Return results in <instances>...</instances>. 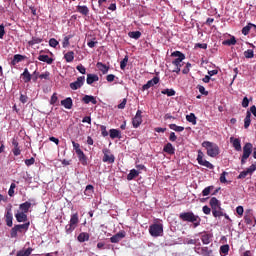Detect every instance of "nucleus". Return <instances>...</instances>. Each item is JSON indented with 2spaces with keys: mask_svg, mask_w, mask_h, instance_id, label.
<instances>
[{
  "mask_svg": "<svg viewBox=\"0 0 256 256\" xmlns=\"http://www.w3.org/2000/svg\"><path fill=\"white\" fill-rule=\"evenodd\" d=\"M179 219L186 223H192L193 228L197 229L199 225H201V217L199 215H195L193 212H182L179 214Z\"/></svg>",
  "mask_w": 256,
  "mask_h": 256,
  "instance_id": "f257e3e1",
  "label": "nucleus"
},
{
  "mask_svg": "<svg viewBox=\"0 0 256 256\" xmlns=\"http://www.w3.org/2000/svg\"><path fill=\"white\" fill-rule=\"evenodd\" d=\"M209 205L211 207L213 217H223V208H221V202L217 198L212 197Z\"/></svg>",
  "mask_w": 256,
  "mask_h": 256,
  "instance_id": "f03ea898",
  "label": "nucleus"
},
{
  "mask_svg": "<svg viewBox=\"0 0 256 256\" xmlns=\"http://www.w3.org/2000/svg\"><path fill=\"white\" fill-rule=\"evenodd\" d=\"M202 147H205L208 157H217L219 155V146L210 141H204Z\"/></svg>",
  "mask_w": 256,
  "mask_h": 256,
  "instance_id": "7ed1b4c3",
  "label": "nucleus"
},
{
  "mask_svg": "<svg viewBox=\"0 0 256 256\" xmlns=\"http://www.w3.org/2000/svg\"><path fill=\"white\" fill-rule=\"evenodd\" d=\"M79 225V213L71 214L69 224L65 226V231L67 235H71L74 229H77Z\"/></svg>",
  "mask_w": 256,
  "mask_h": 256,
  "instance_id": "20e7f679",
  "label": "nucleus"
},
{
  "mask_svg": "<svg viewBox=\"0 0 256 256\" xmlns=\"http://www.w3.org/2000/svg\"><path fill=\"white\" fill-rule=\"evenodd\" d=\"M251 153H253V144L248 142L243 146L241 165H245L247 163V160L251 157Z\"/></svg>",
  "mask_w": 256,
  "mask_h": 256,
  "instance_id": "39448f33",
  "label": "nucleus"
},
{
  "mask_svg": "<svg viewBox=\"0 0 256 256\" xmlns=\"http://www.w3.org/2000/svg\"><path fill=\"white\" fill-rule=\"evenodd\" d=\"M171 57H177L172 61L174 67H183V61H185V54L181 51H174L171 53Z\"/></svg>",
  "mask_w": 256,
  "mask_h": 256,
  "instance_id": "423d86ee",
  "label": "nucleus"
},
{
  "mask_svg": "<svg viewBox=\"0 0 256 256\" xmlns=\"http://www.w3.org/2000/svg\"><path fill=\"white\" fill-rule=\"evenodd\" d=\"M149 233L152 237H161L163 235V224L155 223V224L150 225Z\"/></svg>",
  "mask_w": 256,
  "mask_h": 256,
  "instance_id": "0eeeda50",
  "label": "nucleus"
},
{
  "mask_svg": "<svg viewBox=\"0 0 256 256\" xmlns=\"http://www.w3.org/2000/svg\"><path fill=\"white\" fill-rule=\"evenodd\" d=\"M197 162L202 165V167H207V169H215V166L211 164V162L203 159V152L201 150L198 151Z\"/></svg>",
  "mask_w": 256,
  "mask_h": 256,
  "instance_id": "6e6552de",
  "label": "nucleus"
},
{
  "mask_svg": "<svg viewBox=\"0 0 256 256\" xmlns=\"http://www.w3.org/2000/svg\"><path fill=\"white\" fill-rule=\"evenodd\" d=\"M102 152L104 155L102 158L103 163H115V155L111 154V150L104 148Z\"/></svg>",
  "mask_w": 256,
  "mask_h": 256,
  "instance_id": "1a4fd4ad",
  "label": "nucleus"
},
{
  "mask_svg": "<svg viewBox=\"0 0 256 256\" xmlns=\"http://www.w3.org/2000/svg\"><path fill=\"white\" fill-rule=\"evenodd\" d=\"M142 115H143V112L141 110H137L135 117L132 119V125L134 129H137L143 123Z\"/></svg>",
  "mask_w": 256,
  "mask_h": 256,
  "instance_id": "9d476101",
  "label": "nucleus"
},
{
  "mask_svg": "<svg viewBox=\"0 0 256 256\" xmlns=\"http://www.w3.org/2000/svg\"><path fill=\"white\" fill-rule=\"evenodd\" d=\"M82 85H85V76H80L75 82L70 83V89L77 91V89H81Z\"/></svg>",
  "mask_w": 256,
  "mask_h": 256,
  "instance_id": "9b49d317",
  "label": "nucleus"
},
{
  "mask_svg": "<svg viewBox=\"0 0 256 256\" xmlns=\"http://www.w3.org/2000/svg\"><path fill=\"white\" fill-rule=\"evenodd\" d=\"M194 251L197 255L213 256V250L209 249V247H195Z\"/></svg>",
  "mask_w": 256,
  "mask_h": 256,
  "instance_id": "f8f14e48",
  "label": "nucleus"
},
{
  "mask_svg": "<svg viewBox=\"0 0 256 256\" xmlns=\"http://www.w3.org/2000/svg\"><path fill=\"white\" fill-rule=\"evenodd\" d=\"M255 221V217L253 216V212L251 210H246L244 215V222L246 225H250L252 227H255V224L253 223Z\"/></svg>",
  "mask_w": 256,
  "mask_h": 256,
  "instance_id": "ddd939ff",
  "label": "nucleus"
},
{
  "mask_svg": "<svg viewBox=\"0 0 256 256\" xmlns=\"http://www.w3.org/2000/svg\"><path fill=\"white\" fill-rule=\"evenodd\" d=\"M159 83V77L155 76L153 79L149 80L146 84L142 86V91H147L151 87H155Z\"/></svg>",
  "mask_w": 256,
  "mask_h": 256,
  "instance_id": "4468645a",
  "label": "nucleus"
},
{
  "mask_svg": "<svg viewBox=\"0 0 256 256\" xmlns=\"http://www.w3.org/2000/svg\"><path fill=\"white\" fill-rule=\"evenodd\" d=\"M125 231H120L110 238L111 243H119L121 239H125Z\"/></svg>",
  "mask_w": 256,
  "mask_h": 256,
  "instance_id": "2eb2a0df",
  "label": "nucleus"
},
{
  "mask_svg": "<svg viewBox=\"0 0 256 256\" xmlns=\"http://www.w3.org/2000/svg\"><path fill=\"white\" fill-rule=\"evenodd\" d=\"M25 59H27V56H23L21 54H15L10 65L15 67V65H17V63H21V61H25Z\"/></svg>",
  "mask_w": 256,
  "mask_h": 256,
  "instance_id": "dca6fc26",
  "label": "nucleus"
},
{
  "mask_svg": "<svg viewBox=\"0 0 256 256\" xmlns=\"http://www.w3.org/2000/svg\"><path fill=\"white\" fill-rule=\"evenodd\" d=\"M212 239H213V234L204 232L201 235V241H202L203 245H209V243H211Z\"/></svg>",
  "mask_w": 256,
  "mask_h": 256,
  "instance_id": "f3484780",
  "label": "nucleus"
},
{
  "mask_svg": "<svg viewBox=\"0 0 256 256\" xmlns=\"http://www.w3.org/2000/svg\"><path fill=\"white\" fill-rule=\"evenodd\" d=\"M5 221L7 227H13V213L11 212V209H8L5 214Z\"/></svg>",
  "mask_w": 256,
  "mask_h": 256,
  "instance_id": "a211bd4d",
  "label": "nucleus"
},
{
  "mask_svg": "<svg viewBox=\"0 0 256 256\" xmlns=\"http://www.w3.org/2000/svg\"><path fill=\"white\" fill-rule=\"evenodd\" d=\"M77 13H80V15H83L84 17H87L89 15V7L85 5H78L76 7Z\"/></svg>",
  "mask_w": 256,
  "mask_h": 256,
  "instance_id": "6ab92c4d",
  "label": "nucleus"
},
{
  "mask_svg": "<svg viewBox=\"0 0 256 256\" xmlns=\"http://www.w3.org/2000/svg\"><path fill=\"white\" fill-rule=\"evenodd\" d=\"M82 101L86 105H89V103H92V105H97V99L94 96H91V95H85L82 98Z\"/></svg>",
  "mask_w": 256,
  "mask_h": 256,
  "instance_id": "aec40b11",
  "label": "nucleus"
},
{
  "mask_svg": "<svg viewBox=\"0 0 256 256\" xmlns=\"http://www.w3.org/2000/svg\"><path fill=\"white\" fill-rule=\"evenodd\" d=\"M96 81H99V76L97 74H87V85H93V83H96Z\"/></svg>",
  "mask_w": 256,
  "mask_h": 256,
  "instance_id": "412c9836",
  "label": "nucleus"
},
{
  "mask_svg": "<svg viewBox=\"0 0 256 256\" xmlns=\"http://www.w3.org/2000/svg\"><path fill=\"white\" fill-rule=\"evenodd\" d=\"M230 143H232L235 151H241V140L239 138H230Z\"/></svg>",
  "mask_w": 256,
  "mask_h": 256,
  "instance_id": "4be33fe9",
  "label": "nucleus"
},
{
  "mask_svg": "<svg viewBox=\"0 0 256 256\" xmlns=\"http://www.w3.org/2000/svg\"><path fill=\"white\" fill-rule=\"evenodd\" d=\"M61 105L65 109H73V99H71V97H68L61 101Z\"/></svg>",
  "mask_w": 256,
  "mask_h": 256,
  "instance_id": "5701e85b",
  "label": "nucleus"
},
{
  "mask_svg": "<svg viewBox=\"0 0 256 256\" xmlns=\"http://www.w3.org/2000/svg\"><path fill=\"white\" fill-rule=\"evenodd\" d=\"M38 61H42L43 63H47V65H52L53 64V58L49 57V55L40 54L38 56Z\"/></svg>",
  "mask_w": 256,
  "mask_h": 256,
  "instance_id": "b1692460",
  "label": "nucleus"
},
{
  "mask_svg": "<svg viewBox=\"0 0 256 256\" xmlns=\"http://www.w3.org/2000/svg\"><path fill=\"white\" fill-rule=\"evenodd\" d=\"M18 223H25L27 221V214L25 212H18L15 214Z\"/></svg>",
  "mask_w": 256,
  "mask_h": 256,
  "instance_id": "393cba45",
  "label": "nucleus"
},
{
  "mask_svg": "<svg viewBox=\"0 0 256 256\" xmlns=\"http://www.w3.org/2000/svg\"><path fill=\"white\" fill-rule=\"evenodd\" d=\"M19 209L21 211V213H29V209H31V202L26 201L22 204L19 205Z\"/></svg>",
  "mask_w": 256,
  "mask_h": 256,
  "instance_id": "a878e982",
  "label": "nucleus"
},
{
  "mask_svg": "<svg viewBox=\"0 0 256 256\" xmlns=\"http://www.w3.org/2000/svg\"><path fill=\"white\" fill-rule=\"evenodd\" d=\"M164 153H168V155H175V147H173V144L167 143L163 148Z\"/></svg>",
  "mask_w": 256,
  "mask_h": 256,
  "instance_id": "bb28decb",
  "label": "nucleus"
},
{
  "mask_svg": "<svg viewBox=\"0 0 256 256\" xmlns=\"http://www.w3.org/2000/svg\"><path fill=\"white\" fill-rule=\"evenodd\" d=\"M96 67L101 71V73H103V75H107V73H109V66L103 64V62H98Z\"/></svg>",
  "mask_w": 256,
  "mask_h": 256,
  "instance_id": "cd10ccee",
  "label": "nucleus"
},
{
  "mask_svg": "<svg viewBox=\"0 0 256 256\" xmlns=\"http://www.w3.org/2000/svg\"><path fill=\"white\" fill-rule=\"evenodd\" d=\"M64 59L66 63H73V61L75 60V52L73 51L67 52L66 54H64Z\"/></svg>",
  "mask_w": 256,
  "mask_h": 256,
  "instance_id": "c85d7f7f",
  "label": "nucleus"
},
{
  "mask_svg": "<svg viewBox=\"0 0 256 256\" xmlns=\"http://www.w3.org/2000/svg\"><path fill=\"white\" fill-rule=\"evenodd\" d=\"M21 76H22L24 83L31 82V73H29V69L25 68L24 72L21 74Z\"/></svg>",
  "mask_w": 256,
  "mask_h": 256,
  "instance_id": "c756f323",
  "label": "nucleus"
},
{
  "mask_svg": "<svg viewBox=\"0 0 256 256\" xmlns=\"http://www.w3.org/2000/svg\"><path fill=\"white\" fill-rule=\"evenodd\" d=\"M89 233L87 232H81L78 237L77 240L79 241V243H85V241H89Z\"/></svg>",
  "mask_w": 256,
  "mask_h": 256,
  "instance_id": "7c9ffc66",
  "label": "nucleus"
},
{
  "mask_svg": "<svg viewBox=\"0 0 256 256\" xmlns=\"http://www.w3.org/2000/svg\"><path fill=\"white\" fill-rule=\"evenodd\" d=\"M76 154L78 156L80 163H82V165H87V156H85L83 150L78 151Z\"/></svg>",
  "mask_w": 256,
  "mask_h": 256,
  "instance_id": "2f4dec72",
  "label": "nucleus"
},
{
  "mask_svg": "<svg viewBox=\"0 0 256 256\" xmlns=\"http://www.w3.org/2000/svg\"><path fill=\"white\" fill-rule=\"evenodd\" d=\"M110 139H121V131L118 129H110Z\"/></svg>",
  "mask_w": 256,
  "mask_h": 256,
  "instance_id": "473e14b6",
  "label": "nucleus"
},
{
  "mask_svg": "<svg viewBox=\"0 0 256 256\" xmlns=\"http://www.w3.org/2000/svg\"><path fill=\"white\" fill-rule=\"evenodd\" d=\"M136 177H139V171L132 169L127 175V181H133Z\"/></svg>",
  "mask_w": 256,
  "mask_h": 256,
  "instance_id": "72a5a7b5",
  "label": "nucleus"
},
{
  "mask_svg": "<svg viewBox=\"0 0 256 256\" xmlns=\"http://www.w3.org/2000/svg\"><path fill=\"white\" fill-rule=\"evenodd\" d=\"M17 233H21V230L19 229V227L17 225H14V227L10 231V237L12 239H17V237H18Z\"/></svg>",
  "mask_w": 256,
  "mask_h": 256,
  "instance_id": "f704fd0d",
  "label": "nucleus"
},
{
  "mask_svg": "<svg viewBox=\"0 0 256 256\" xmlns=\"http://www.w3.org/2000/svg\"><path fill=\"white\" fill-rule=\"evenodd\" d=\"M251 125V112H246V117L244 119V128L249 129V126Z\"/></svg>",
  "mask_w": 256,
  "mask_h": 256,
  "instance_id": "c9c22d12",
  "label": "nucleus"
},
{
  "mask_svg": "<svg viewBox=\"0 0 256 256\" xmlns=\"http://www.w3.org/2000/svg\"><path fill=\"white\" fill-rule=\"evenodd\" d=\"M31 253H33V248H28L26 250L18 251L16 256H31Z\"/></svg>",
  "mask_w": 256,
  "mask_h": 256,
  "instance_id": "e433bc0d",
  "label": "nucleus"
},
{
  "mask_svg": "<svg viewBox=\"0 0 256 256\" xmlns=\"http://www.w3.org/2000/svg\"><path fill=\"white\" fill-rule=\"evenodd\" d=\"M169 129H172V131H176V133H181L185 131V127L177 126V124H169Z\"/></svg>",
  "mask_w": 256,
  "mask_h": 256,
  "instance_id": "4c0bfd02",
  "label": "nucleus"
},
{
  "mask_svg": "<svg viewBox=\"0 0 256 256\" xmlns=\"http://www.w3.org/2000/svg\"><path fill=\"white\" fill-rule=\"evenodd\" d=\"M186 120L188 123H192V125H197V117L193 113L187 115Z\"/></svg>",
  "mask_w": 256,
  "mask_h": 256,
  "instance_id": "58836bf2",
  "label": "nucleus"
},
{
  "mask_svg": "<svg viewBox=\"0 0 256 256\" xmlns=\"http://www.w3.org/2000/svg\"><path fill=\"white\" fill-rule=\"evenodd\" d=\"M93 192H94V187L93 185L89 184L85 188L84 195H86L87 197H91V195H93Z\"/></svg>",
  "mask_w": 256,
  "mask_h": 256,
  "instance_id": "ea45409f",
  "label": "nucleus"
},
{
  "mask_svg": "<svg viewBox=\"0 0 256 256\" xmlns=\"http://www.w3.org/2000/svg\"><path fill=\"white\" fill-rule=\"evenodd\" d=\"M161 93H162V95H167V97H173V96H175L176 92L174 89L167 88V89L162 90Z\"/></svg>",
  "mask_w": 256,
  "mask_h": 256,
  "instance_id": "a19ab883",
  "label": "nucleus"
},
{
  "mask_svg": "<svg viewBox=\"0 0 256 256\" xmlns=\"http://www.w3.org/2000/svg\"><path fill=\"white\" fill-rule=\"evenodd\" d=\"M214 189H215V186H208L204 188V190L202 191L203 197H207L208 195H211V191H213Z\"/></svg>",
  "mask_w": 256,
  "mask_h": 256,
  "instance_id": "79ce46f5",
  "label": "nucleus"
},
{
  "mask_svg": "<svg viewBox=\"0 0 256 256\" xmlns=\"http://www.w3.org/2000/svg\"><path fill=\"white\" fill-rule=\"evenodd\" d=\"M39 43H43V39L34 37L28 42V45H30V47H33V45H39Z\"/></svg>",
  "mask_w": 256,
  "mask_h": 256,
  "instance_id": "37998d69",
  "label": "nucleus"
},
{
  "mask_svg": "<svg viewBox=\"0 0 256 256\" xmlns=\"http://www.w3.org/2000/svg\"><path fill=\"white\" fill-rule=\"evenodd\" d=\"M128 35L131 39H140L141 38L140 31H132V32H129Z\"/></svg>",
  "mask_w": 256,
  "mask_h": 256,
  "instance_id": "c03bdc74",
  "label": "nucleus"
},
{
  "mask_svg": "<svg viewBox=\"0 0 256 256\" xmlns=\"http://www.w3.org/2000/svg\"><path fill=\"white\" fill-rule=\"evenodd\" d=\"M127 63H129V56H125L123 60L120 62V69L125 71V67H127Z\"/></svg>",
  "mask_w": 256,
  "mask_h": 256,
  "instance_id": "a18cd8bd",
  "label": "nucleus"
},
{
  "mask_svg": "<svg viewBox=\"0 0 256 256\" xmlns=\"http://www.w3.org/2000/svg\"><path fill=\"white\" fill-rule=\"evenodd\" d=\"M223 45H228V46H231V45H236L237 44V40L235 39V37L233 36L232 38L228 39V40H224Z\"/></svg>",
  "mask_w": 256,
  "mask_h": 256,
  "instance_id": "49530a36",
  "label": "nucleus"
},
{
  "mask_svg": "<svg viewBox=\"0 0 256 256\" xmlns=\"http://www.w3.org/2000/svg\"><path fill=\"white\" fill-rule=\"evenodd\" d=\"M251 27H256V25L249 23L242 29V34L247 35L251 31Z\"/></svg>",
  "mask_w": 256,
  "mask_h": 256,
  "instance_id": "de8ad7c7",
  "label": "nucleus"
},
{
  "mask_svg": "<svg viewBox=\"0 0 256 256\" xmlns=\"http://www.w3.org/2000/svg\"><path fill=\"white\" fill-rule=\"evenodd\" d=\"M244 57L246 59H253V57H255V53L253 52V50L248 49L244 52Z\"/></svg>",
  "mask_w": 256,
  "mask_h": 256,
  "instance_id": "09e8293b",
  "label": "nucleus"
},
{
  "mask_svg": "<svg viewBox=\"0 0 256 256\" xmlns=\"http://www.w3.org/2000/svg\"><path fill=\"white\" fill-rule=\"evenodd\" d=\"M29 225H30V223L28 222V223H24V224H17L16 226H18V229L20 230V233H22L23 230L28 231Z\"/></svg>",
  "mask_w": 256,
  "mask_h": 256,
  "instance_id": "8fccbe9b",
  "label": "nucleus"
},
{
  "mask_svg": "<svg viewBox=\"0 0 256 256\" xmlns=\"http://www.w3.org/2000/svg\"><path fill=\"white\" fill-rule=\"evenodd\" d=\"M17 185L15 183H11L10 188L8 190L9 197H13L15 195V189Z\"/></svg>",
  "mask_w": 256,
  "mask_h": 256,
  "instance_id": "3c124183",
  "label": "nucleus"
},
{
  "mask_svg": "<svg viewBox=\"0 0 256 256\" xmlns=\"http://www.w3.org/2000/svg\"><path fill=\"white\" fill-rule=\"evenodd\" d=\"M220 253L222 255H227L229 253V245L225 244L220 247Z\"/></svg>",
  "mask_w": 256,
  "mask_h": 256,
  "instance_id": "603ef678",
  "label": "nucleus"
},
{
  "mask_svg": "<svg viewBox=\"0 0 256 256\" xmlns=\"http://www.w3.org/2000/svg\"><path fill=\"white\" fill-rule=\"evenodd\" d=\"M73 38V35H68L64 37V40L62 42V47H69V40Z\"/></svg>",
  "mask_w": 256,
  "mask_h": 256,
  "instance_id": "864d4df0",
  "label": "nucleus"
},
{
  "mask_svg": "<svg viewBox=\"0 0 256 256\" xmlns=\"http://www.w3.org/2000/svg\"><path fill=\"white\" fill-rule=\"evenodd\" d=\"M227 175H229V172L224 171L221 175H220V183H227Z\"/></svg>",
  "mask_w": 256,
  "mask_h": 256,
  "instance_id": "5fc2aeb1",
  "label": "nucleus"
},
{
  "mask_svg": "<svg viewBox=\"0 0 256 256\" xmlns=\"http://www.w3.org/2000/svg\"><path fill=\"white\" fill-rule=\"evenodd\" d=\"M77 71H79V73H81L82 75H85V73H87V69L85 68V66H83L82 64H79L76 67Z\"/></svg>",
  "mask_w": 256,
  "mask_h": 256,
  "instance_id": "6e6d98bb",
  "label": "nucleus"
},
{
  "mask_svg": "<svg viewBox=\"0 0 256 256\" xmlns=\"http://www.w3.org/2000/svg\"><path fill=\"white\" fill-rule=\"evenodd\" d=\"M49 45H50V47H53L55 49V47H57V45H59V41H57V39H55V38H51L49 40Z\"/></svg>",
  "mask_w": 256,
  "mask_h": 256,
  "instance_id": "4d7b16f0",
  "label": "nucleus"
},
{
  "mask_svg": "<svg viewBox=\"0 0 256 256\" xmlns=\"http://www.w3.org/2000/svg\"><path fill=\"white\" fill-rule=\"evenodd\" d=\"M247 175H250V172L246 169L238 175L237 179H245V177H247Z\"/></svg>",
  "mask_w": 256,
  "mask_h": 256,
  "instance_id": "13d9d810",
  "label": "nucleus"
},
{
  "mask_svg": "<svg viewBox=\"0 0 256 256\" xmlns=\"http://www.w3.org/2000/svg\"><path fill=\"white\" fill-rule=\"evenodd\" d=\"M197 89L199 90V93H201V95H209V92L205 90L204 86L198 85Z\"/></svg>",
  "mask_w": 256,
  "mask_h": 256,
  "instance_id": "bf43d9fd",
  "label": "nucleus"
},
{
  "mask_svg": "<svg viewBox=\"0 0 256 256\" xmlns=\"http://www.w3.org/2000/svg\"><path fill=\"white\" fill-rule=\"evenodd\" d=\"M25 165L27 167H31V165H35V158L31 157L30 159L25 160Z\"/></svg>",
  "mask_w": 256,
  "mask_h": 256,
  "instance_id": "052dcab7",
  "label": "nucleus"
},
{
  "mask_svg": "<svg viewBox=\"0 0 256 256\" xmlns=\"http://www.w3.org/2000/svg\"><path fill=\"white\" fill-rule=\"evenodd\" d=\"M197 241H199V239H186L184 243L186 245H197Z\"/></svg>",
  "mask_w": 256,
  "mask_h": 256,
  "instance_id": "680f3d73",
  "label": "nucleus"
},
{
  "mask_svg": "<svg viewBox=\"0 0 256 256\" xmlns=\"http://www.w3.org/2000/svg\"><path fill=\"white\" fill-rule=\"evenodd\" d=\"M236 213H237V215H239L240 217H243V213H245V210L243 209V206H238V207H236Z\"/></svg>",
  "mask_w": 256,
  "mask_h": 256,
  "instance_id": "e2e57ef3",
  "label": "nucleus"
},
{
  "mask_svg": "<svg viewBox=\"0 0 256 256\" xmlns=\"http://www.w3.org/2000/svg\"><path fill=\"white\" fill-rule=\"evenodd\" d=\"M72 145H73V148L75 150V153H79V151H82L81 150V145H79V143H76L75 141H72Z\"/></svg>",
  "mask_w": 256,
  "mask_h": 256,
  "instance_id": "0e129e2a",
  "label": "nucleus"
},
{
  "mask_svg": "<svg viewBox=\"0 0 256 256\" xmlns=\"http://www.w3.org/2000/svg\"><path fill=\"white\" fill-rule=\"evenodd\" d=\"M191 69V63H187L185 68L182 70L183 75H187Z\"/></svg>",
  "mask_w": 256,
  "mask_h": 256,
  "instance_id": "69168bd1",
  "label": "nucleus"
},
{
  "mask_svg": "<svg viewBox=\"0 0 256 256\" xmlns=\"http://www.w3.org/2000/svg\"><path fill=\"white\" fill-rule=\"evenodd\" d=\"M50 75L51 73H49V71H46L45 73L39 75V79H46L48 81Z\"/></svg>",
  "mask_w": 256,
  "mask_h": 256,
  "instance_id": "338daca9",
  "label": "nucleus"
},
{
  "mask_svg": "<svg viewBox=\"0 0 256 256\" xmlns=\"http://www.w3.org/2000/svg\"><path fill=\"white\" fill-rule=\"evenodd\" d=\"M102 137H107L109 135V132H107V127L105 126H100Z\"/></svg>",
  "mask_w": 256,
  "mask_h": 256,
  "instance_id": "774afa93",
  "label": "nucleus"
}]
</instances>
